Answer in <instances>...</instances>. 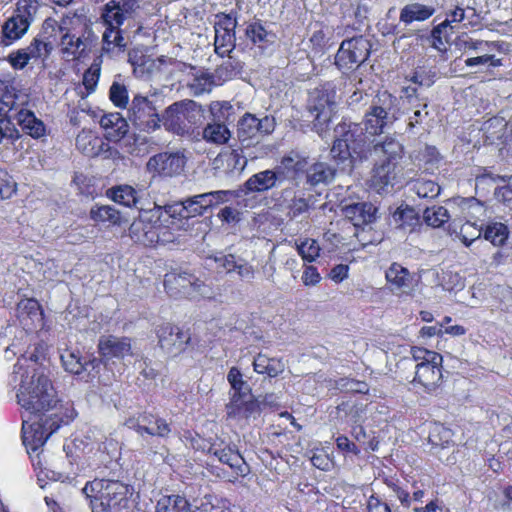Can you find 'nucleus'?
Segmentation results:
<instances>
[{"mask_svg": "<svg viewBox=\"0 0 512 512\" xmlns=\"http://www.w3.org/2000/svg\"><path fill=\"white\" fill-rule=\"evenodd\" d=\"M337 91L332 83L312 89L307 100V110L313 117V129L323 137L337 106Z\"/></svg>", "mask_w": 512, "mask_h": 512, "instance_id": "6", "label": "nucleus"}, {"mask_svg": "<svg viewBox=\"0 0 512 512\" xmlns=\"http://www.w3.org/2000/svg\"><path fill=\"white\" fill-rule=\"evenodd\" d=\"M508 228L502 223H491L484 231V238L495 246H501L508 238Z\"/></svg>", "mask_w": 512, "mask_h": 512, "instance_id": "51", "label": "nucleus"}, {"mask_svg": "<svg viewBox=\"0 0 512 512\" xmlns=\"http://www.w3.org/2000/svg\"><path fill=\"white\" fill-rule=\"evenodd\" d=\"M247 160L242 157L236 150L229 153H221L213 160V169L221 170L226 175L235 172L240 173L245 168Z\"/></svg>", "mask_w": 512, "mask_h": 512, "instance_id": "37", "label": "nucleus"}, {"mask_svg": "<svg viewBox=\"0 0 512 512\" xmlns=\"http://www.w3.org/2000/svg\"><path fill=\"white\" fill-rule=\"evenodd\" d=\"M253 369L259 374L276 377L285 370V364L281 359L269 358L264 354H258L253 361Z\"/></svg>", "mask_w": 512, "mask_h": 512, "instance_id": "43", "label": "nucleus"}, {"mask_svg": "<svg viewBox=\"0 0 512 512\" xmlns=\"http://www.w3.org/2000/svg\"><path fill=\"white\" fill-rule=\"evenodd\" d=\"M227 380L233 390L231 396L248 395L251 391L249 385L243 380V375L237 367H232L228 374Z\"/></svg>", "mask_w": 512, "mask_h": 512, "instance_id": "53", "label": "nucleus"}, {"mask_svg": "<svg viewBox=\"0 0 512 512\" xmlns=\"http://www.w3.org/2000/svg\"><path fill=\"white\" fill-rule=\"evenodd\" d=\"M139 8V0H110L104 5L101 15L106 27L102 36L104 52L125 51L128 42L121 26L134 18Z\"/></svg>", "mask_w": 512, "mask_h": 512, "instance_id": "3", "label": "nucleus"}, {"mask_svg": "<svg viewBox=\"0 0 512 512\" xmlns=\"http://www.w3.org/2000/svg\"><path fill=\"white\" fill-rule=\"evenodd\" d=\"M209 454L216 457L219 462L228 465L237 475L245 474V462L242 456L230 447H217L212 445Z\"/></svg>", "mask_w": 512, "mask_h": 512, "instance_id": "34", "label": "nucleus"}, {"mask_svg": "<svg viewBox=\"0 0 512 512\" xmlns=\"http://www.w3.org/2000/svg\"><path fill=\"white\" fill-rule=\"evenodd\" d=\"M397 98L387 91L378 93L362 124L369 139L384 132V128L397 119Z\"/></svg>", "mask_w": 512, "mask_h": 512, "instance_id": "7", "label": "nucleus"}, {"mask_svg": "<svg viewBox=\"0 0 512 512\" xmlns=\"http://www.w3.org/2000/svg\"><path fill=\"white\" fill-rule=\"evenodd\" d=\"M434 13V7L415 2L407 4L401 9L399 19L405 25H410L415 21H425Z\"/></svg>", "mask_w": 512, "mask_h": 512, "instance_id": "38", "label": "nucleus"}, {"mask_svg": "<svg viewBox=\"0 0 512 512\" xmlns=\"http://www.w3.org/2000/svg\"><path fill=\"white\" fill-rule=\"evenodd\" d=\"M335 169L325 162H316L306 171V182L311 186L328 184L334 179Z\"/></svg>", "mask_w": 512, "mask_h": 512, "instance_id": "40", "label": "nucleus"}, {"mask_svg": "<svg viewBox=\"0 0 512 512\" xmlns=\"http://www.w3.org/2000/svg\"><path fill=\"white\" fill-rule=\"evenodd\" d=\"M164 287L166 292L175 298L187 297L196 299L208 297L210 288L195 275L187 272H170L165 275Z\"/></svg>", "mask_w": 512, "mask_h": 512, "instance_id": "10", "label": "nucleus"}, {"mask_svg": "<svg viewBox=\"0 0 512 512\" xmlns=\"http://www.w3.org/2000/svg\"><path fill=\"white\" fill-rule=\"evenodd\" d=\"M186 165V158L180 151L158 153L148 160L147 171L164 177L180 175Z\"/></svg>", "mask_w": 512, "mask_h": 512, "instance_id": "18", "label": "nucleus"}, {"mask_svg": "<svg viewBox=\"0 0 512 512\" xmlns=\"http://www.w3.org/2000/svg\"><path fill=\"white\" fill-rule=\"evenodd\" d=\"M48 423L49 421H44L43 423L34 421L27 427V421L23 419V443L27 449L36 451L46 443L49 434H47L44 428H46Z\"/></svg>", "mask_w": 512, "mask_h": 512, "instance_id": "32", "label": "nucleus"}, {"mask_svg": "<svg viewBox=\"0 0 512 512\" xmlns=\"http://www.w3.org/2000/svg\"><path fill=\"white\" fill-rule=\"evenodd\" d=\"M412 356L415 361H420L419 363L432 362L434 364H442L443 361V358L439 353L424 348H413Z\"/></svg>", "mask_w": 512, "mask_h": 512, "instance_id": "63", "label": "nucleus"}, {"mask_svg": "<svg viewBox=\"0 0 512 512\" xmlns=\"http://www.w3.org/2000/svg\"><path fill=\"white\" fill-rule=\"evenodd\" d=\"M93 118L99 119L101 128L105 131V138L110 142L120 141L128 132L127 120L118 112H93Z\"/></svg>", "mask_w": 512, "mask_h": 512, "instance_id": "24", "label": "nucleus"}, {"mask_svg": "<svg viewBox=\"0 0 512 512\" xmlns=\"http://www.w3.org/2000/svg\"><path fill=\"white\" fill-rule=\"evenodd\" d=\"M139 209V215L129 227V236L136 242L144 246H153L159 242H172L173 238L162 229L159 223L161 212L157 210Z\"/></svg>", "mask_w": 512, "mask_h": 512, "instance_id": "9", "label": "nucleus"}, {"mask_svg": "<svg viewBox=\"0 0 512 512\" xmlns=\"http://www.w3.org/2000/svg\"><path fill=\"white\" fill-rule=\"evenodd\" d=\"M202 116L201 105L193 100H183L166 108L162 122L166 130L183 136L189 134L192 128L200 123Z\"/></svg>", "mask_w": 512, "mask_h": 512, "instance_id": "8", "label": "nucleus"}, {"mask_svg": "<svg viewBox=\"0 0 512 512\" xmlns=\"http://www.w3.org/2000/svg\"><path fill=\"white\" fill-rule=\"evenodd\" d=\"M125 426L136 431L140 436L167 438L171 433L170 424L164 418L148 412L129 417L125 421Z\"/></svg>", "mask_w": 512, "mask_h": 512, "instance_id": "16", "label": "nucleus"}, {"mask_svg": "<svg viewBox=\"0 0 512 512\" xmlns=\"http://www.w3.org/2000/svg\"><path fill=\"white\" fill-rule=\"evenodd\" d=\"M389 290L397 296H411L414 292V279L410 271L399 263H392L385 272Z\"/></svg>", "mask_w": 512, "mask_h": 512, "instance_id": "22", "label": "nucleus"}, {"mask_svg": "<svg viewBox=\"0 0 512 512\" xmlns=\"http://www.w3.org/2000/svg\"><path fill=\"white\" fill-rule=\"evenodd\" d=\"M98 352L101 362H109L113 359H124L132 356L131 339L128 337H117L114 335L101 336L98 341Z\"/></svg>", "mask_w": 512, "mask_h": 512, "instance_id": "21", "label": "nucleus"}, {"mask_svg": "<svg viewBox=\"0 0 512 512\" xmlns=\"http://www.w3.org/2000/svg\"><path fill=\"white\" fill-rule=\"evenodd\" d=\"M77 148L88 157H95L100 154L104 144L98 137L87 132H81L76 137Z\"/></svg>", "mask_w": 512, "mask_h": 512, "instance_id": "45", "label": "nucleus"}, {"mask_svg": "<svg viewBox=\"0 0 512 512\" xmlns=\"http://www.w3.org/2000/svg\"><path fill=\"white\" fill-rule=\"evenodd\" d=\"M156 332L160 347L169 354L177 355L185 350L191 341L188 331H182L170 323L160 325Z\"/></svg>", "mask_w": 512, "mask_h": 512, "instance_id": "20", "label": "nucleus"}, {"mask_svg": "<svg viewBox=\"0 0 512 512\" xmlns=\"http://www.w3.org/2000/svg\"><path fill=\"white\" fill-rule=\"evenodd\" d=\"M372 155L378 158L372 174L374 187L378 190H383L388 186L393 187L397 183L400 173L399 162L403 156L402 145L393 138H386L373 145Z\"/></svg>", "mask_w": 512, "mask_h": 512, "instance_id": "5", "label": "nucleus"}, {"mask_svg": "<svg viewBox=\"0 0 512 512\" xmlns=\"http://www.w3.org/2000/svg\"><path fill=\"white\" fill-rule=\"evenodd\" d=\"M276 205L284 207L290 219H295L310 210L309 199L298 197L294 187L283 188L276 198Z\"/></svg>", "mask_w": 512, "mask_h": 512, "instance_id": "27", "label": "nucleus"}, {"mask_svg": "<svg viewBox=\"0 0 512 512\" xmlns=\"http://www.w3.org/2000/svg\"><path fill=\"white\" fill-rule=\"evenodd\" d=\"M371 43L363 36L344 40L336 55L339 66L350 68L352 65H361L370 55Z\"/></svg>", "mask_w": 512, "mask_h": 512, "instance_id": "15", "label": "nucleus"}, {"mask_svg": "<svg viewBox=\"0 0 512 512\" xmlns=\"http://www.w3.org/2000/svg\"><path fill=\"white\" fill-rule=\"evenodd\" d=\"M296 248L299 255L304 261L313 262L319 256L320 246L314 239H304L300 242L296 241Z\"/></svg>", "mask_w": 512, "mask_h": 512, "instance_id": "55", "label": "nucleus"}, {"mask_svg": "<svg viewBox=\"0 0 512 512\" xmlns=\"http://www.w3.org/2000/svg\"><path fill=\"white\" fill-rule=\"evenodd\" d=\"M90 217L96 222L108 223L109 225H121L122 217L120 212L113 206L102 205L92 208Z\"/></svg>", "mask_w": 512, "mask_h": 512, "instance_id": "48", "label": "nucleus"}, {"mask_svg": "<svg viewBox=\"0 0 512 512\" xmlns=\"http://www.w3.org/2000/svg\"><path fill=\"white\" fill-rule=\"evenodd\" d=\"M30 102L29 95L22 90H17L14 87L6 88L0 96V115L5 117H14L9 115L10 112L15 111H30L27 109Z\"/></svg>", "mask_w": 512, "mask_h": 512, "instance_id": "28", "label": "nucleus"}, {"mask_svg": "<svg viewBox=\"0 0 512 512\" xmlns=\"http://www.w3.org/2000/svg\"><path fill=\"white\" fill-rule=\"evenodd\" d=\"M100 64L93 63L83 75V85L87 91V94H91L95 91L97 83L100 77Z\"/></svg>", "mask_w": 512, "mask_h": 512, "instance_id": "59", "label": "nucleus"}, {"mask_svg": "<svg viewBox=\"0 0 512 512\" xmlns=\"http://www.w3.org/2000/svg\"><path fill=\"white\" fill-rule=\"evenodd\" d=\"M60 358L65 371L84 382L92 381L99 373L101 360L96 357L86 359L78 351L65 350Z\"/></svg>", "mask_w": 512, "mask_h": 512, "instance_id": "13", "label": "nucleus"}, {"mask_svg": "<svg viewBox=\"0 0 512 512\" xmlns=\"http://www.w3.org/2000/svg\"><path fill=\"white\" fill-rule=\"evenodd\" d=\"M409 186L410 190L422 199H434L440 194L441 190L436 182L424 178L409 182Z\"/></svg>", "mask_w": 512, "mask_h": 512, "instance_id": "46", "label": "nucleus"}, {"mask_svg": "<svg viewBox=\"0 0 512 512\" xmlns=\"http://www.w3.org/2000/svg\"><path fill=\"white\" fill-rule=\"evenodd\" d=\"M377 208L368 202H357L346 205L343 208L344 216L349 219L355 227L370 224L376 220Z\"/></svg>", "mask_w": 512, "mask_h": 512, "instance_id": "29", "label": "nucleus"}, {"mask_svg": "<svg viewBox=\"0 0 512 512\" xmlns=\"http://www.w3.org/2000/svg\"><path fill=\"white\" fill-rule=\"evenodd\" d=\"M231 109L228 102H212L209 106L212 120L203 129V139L207 142L222 145L227 143L231 137V132L224 124L226 116L224 111Z\"/></svg>", "mask_w": 512, "mask_h": 512, "instance_id": "14", "label": "nucleus"}, {"mask_svg": "<svg viewBox=\"0 0 512 512\" xmlns=\"http://www.w3.org/2000/svg\"><path fill=\"white\" fill-rule=\"evenodd\" d=\"M394 220L399 223V226L403 229H409L413 231L414 228L419 225V217L412 208L398 209L394 213Z\"/></svg>", "mask_w": 512, "mask_h": 512, "instance_id": "56", "label": "nucleus"}, {"mask_svg": "<svg viewBox=\"0 0 512 512\" xmlns=\"http://www.w3.org/2000/svg\"><path fill=\"white\" fill-rule=\"evenodd\" d=\"M450 217L448 210L443 206L426 208L423 213L425 223L433 228L441 227Z\"/></svg>", "mask_w": 512, "mask_h": 512, "instance_id": "50", "label": "nucleus"}, {"mask_svg": "<svg viewBox=\"0 0 512 512\" xmlns=\"http://www.w3.org/2000/svg\"><path fill=\"white\" fill-rule=\"evenodd\" d=\"M4 142L7 149L20 152L26 148L28 142L20 131L10 121L0 120V143Z\"/></svg>", "mask_w": 512, "mask_h": 512, "instance_id": "36", "label": "nucleus"}, {"mask_svg": "<svg viewBox=\"0 0 512 512\" xmlns=\"http://www.w3.org/2000/svg\"><path fill=\"white\" fill-rule=\"evenodd\" d=\"M151 210H157L158 213L161 212L159 223L166 234L168 233V230L174 229V226L177 224V220L181 218H189V216L186 215L185 199L179 203L168 204L165 206L154 204Z\"/></svg>", "mask_w": 512, "mask_h": 512, "instance_id": "31", "label": "nucleus"}, {"mask_svg": "<svg viewBox=\"0 0 512 512\" xmlns=\"http://www.w3.org/2000/svg\"><path fill=\"white\" fill-rule=\"evenodd\" d=\"M29 27L27 23L12 15L1 26V45L4 47L11 46L28 32Z\"/></svg>", "mask_w": 512, "mask_h": 512, "instance_id": "33", "label": "nucleus"}, {"mask_svg": "<svg viewBox=\"0 0 512 512\" xmlns=\"http://www.w3.org/2000/svg\"><path fill=\"white\" fill-rule=\"evenodd\" d=\"M448 234L451 237L459 239L466 247H469L474 241L479 239L482 235V230L475 223L467 221L460 227L455 221L451 222L448 226Z\"/></svg>", "mask_w": 512, "mask_h": 512, "instance_id": "39", "label": "nucleus"}, {"mask_svg": "<svg viewBox=\"0 0 512 512\" xmlns=\"http://www.w3.org/2000/svg\"><path fill=\"white\" fill-rule=\"evenodd\" d=\"M442 364L417 363L415 367V376L412 384L415 388H422L424 392L432 393L441 384Z\"/></svg>", "mask_w": 512, "mask_h": 512, "instance_id": "23", "label": "nucleus"}, {"mask_svg": "<svg viewBox=\"0 0 512 512\" xmlns=\"http://www.w3.org/2000/svg\"><path fill=\"white\" fill-rule=\"evenodd\" d=\"M128 118L134 126L146 132L158 129L162 121L153 101L140 94L133 97L128 108Z\"/></svg>", "mask_w": 512, "mask_h": 512, "instance_id": "12", "label": "nucleus"}, {"mask_svg": "<svg viewBox=\"0 0 512 512\" xmlns=\"http://www.w3.org/2000/svg\"><path fill=\"white\" fill-rule=\"evenodd\" d=\"M335 140L331 148L333 159L344 162L346 160L365 161L372 156L375 139H369L364 133L362 123L343 121L335 127Z\"/></svg>", "mask_w": 512, "mask_h": 512, "instance_id": "2", "label": "nucleus"}, {"mask_svg": "<svg viewBox=\"0 0 512 512\" xmlns=\"http://www.w3.org/2000/svg\"><path fill=\"white\" fill-rule=\"evenodd\" d=\"M16 191V183L7 171L0 168V200L10 198Z\"/></svg>", "mask_w": 512, "mask_h": 512, "instance_id": "62", "label": "nucleus"}, {"mask_svg": "<svg viewBox=\"0 0 512 512\" xmlns=\"http://www.w3.org/2000/svg\"><path fill=\"white\" fill-rule=\"evenodd\" d=\"M108 195H110L114 202L126 207L138 208V204L140 202L138 191L129 185L114 187L108 191Z\"/></svg>", "mask_w": 512, "mask_h": 512, "instance_id": "44", "label": "nucleus"}, {"mask_svg": "<svg viewBox=\"0 0 512 512\" xmlns=\"http://www.w3.org/2000/svg\"><path fill=\"white\" fill-rule=\"evenodd\" d=\"M276 126L274 117L265 115L262 118L245 113L237 123V137L241 145L249 147L259 141V136L271 134Z\"/></svg>", "mask_w": 512, "mask_h": 512, "instance_id": "11", "label": "nucleus"}, {"mask_svg": "<svg viewBox=\"0 0 512 512\" xmlns=\"http://www.w3.org/2000/svg\"><path fill=\"white\" fill-rule=\"evenodd\" d=\"M337 386L339 389L351 393L365 394L369 391L367 383L351 378H341L337 382Z\"/></svg>", "mask_w": 512, "mask_h": 512, "instance_id": "60", "label": "nucleus"}, {"mask_svg": "<svg viewBox=\"0 0 512 512\" xmlns=\"http://www.w3.org/2000/svg\"><path fill=\"white\" fill-rule=\"evenodd\" d=\"M14 118L22 128V131L34 139H41L46 136V126L44 122L37 118L34 112L21 111L14 114Z\"/></svg>", "mask_w": 512, "mask_h": 512, "instance_id": "35", "label": "nucleus"}, {"mask_svg": "<svg viewBox=\"0 0 512 512\" xmlns=\"http://www.w3.org/2000/svg\"><path fill=\"white\" fill-rule=\"evenodd\" d=\"M82 492L90 498L92 512H126L132 488L117 480H94Z\"/></svg>", "mask_w": 512, "mask_h": 512, "instance_id": "4", "label": "nucleus"}, {"mask_svg": "<svg viewBox=\"0 0 512 512\" xmlns=\"http://www.w3.org/2000/svg\"><path fill=\"white\" fill-rule=\"evenodd\" d=\"M283 178V168L278 166L275 169H267L253 174L244 185L248 192L263 193L276 187Z\"/></svg>", "mask_w": 512, "mask_h": 512, "instance_id": "26", "label": "nucleus"}, {"mask_svg": "<svg viewBox=\"0 0 512 512\" xmlns=\"http://www.w3.org/2000/svg\"><path fill=\"white\" fill-rule=\"evenodd\" d=\"M455 45L463 54L492 52L498 47L496 42L474 39L467 35L458 37Z\"/></svg>", "mask_w": 512, "mask_h": 512, "instance_id": "42", "label": "nucleus"}, {"mask_svg": "<svg viewBox=\"0 0 512 512\" xmlns=\"http://www.w3.org/2000/svg\"><path fill=\"white\" fill-rule=\"evenodd\" d=\"M451 29L449 21H443L435 26L428 38L430 45L439 52H445L447 50L448 38L452 33Z\"/></svg>", "mask_w": 512, "mask_h": 512, "instance_id": "47", "label": "nucleus"}, {"mask_svg": "<svg viewBox=\"0 0 512 512\" xmlns=\"http://www.w3.org/2000/svg\"><path fill=\"white\" fill-rule=\"evenodd\" d=\"M226 413L229 418L236 420L256 418L260 414V404L252 398L250 392L248 395L231 396L226 405Z\"/></svg>", "mask_w": 512, "mask_h": 512, "instance_id": "25", "label": "nucleus"}, {"mask_svg": "<svg viewBox=\"0 0 512 512\" xmlns=\"http://www.w3.org/2000/svg\"><path fill=\"white\" fill-rule=\"evenodd\" d=\"M11 383L18 386L17 400L26 411L39 414L56 403L50 380L38 366L35 351L29 357L22 355L14 365Z\"/></svg>", "mask_w": 512, "mask_h": 512, "instance_id": "1", "label": "nucleus"}, {"mask_svg": "<svg viewBox=\"0 0 512 512\" xmlns=\"http://www.w3.org/2000/svg\"><path fill=\"white\" fill-rule=\"evenodd\" d=\"M109 98L118 108H126L129 101V94L125 84L114 81L109 89Z\"/></svg>", "mask_w": 512, "mask_h": 512, "instance_id": "57", "label": "nucleus"}, {"mask_svg": "<svg viewBox=\"0 0 512 512\" xmlns=\"http://www.w3.org/2000/svg\"><path fill=\"white\" fill-rule=\"evenodd\" d=\"M215 18V52L220 56H224L235 47L237 20L231 14L225 13H218L215 15Z\"/></svg>", "mask_w": 512, "mask_h": 512, "instance_id": "17", "label": "nucleus"}, {"mask_svg": "<svg viewBox=\"0 0 512 512\" xmlns=\"http://www.w3.org/2000/svg\"><path fill=\"white\" fill-rule=\"evenodd\" d=\"M246 35L253 43L269 42L274 37L272 33L266 31L260 22L250 23L246 28Z\"/></svg>", "mask_w": 512, "mask_h": 512, "instance_id": "58", "label": "nucleus"}, {"mask_svg": "<svg viewBox=\"0 0 512 512\" xmlns=\"http://www.w3.org/2000/svg\"><path fill=\"white\" fill-rule=\"evenodd\" d=\"M32 59L46 58L52 52L53 41H46L44 38L35 37L26 47Z\"/></svg>", "mask_w": 512, "mask_h": 512, "instance_id": "52", "label": "nucleus"}, {"mask_svg": "<svg viewBox=\"0 0 512 512\" xmlns=\"http://www.w3.org/2000/svg\"><path fill=\"white\" fill-rule=\"evenodd\" d=\"M31 56L28 53L27 48H21L8 55V62L14 68L21 70L26 67L28 62L31 60Z\"/></svg>", "mask_w": 512, "mask_h": 512, "instance_id": "64", "label": "nucleus"}, {"mask_svg": "<svg viewBox=\"0 0 512 512\" xmlns=\"http://www.w3.org/2000/svg\"><path fill=\"white\" fill-rule=\"evenodd\" d=\"M40 4L37 0H18L14 16L31 26L34 22Z\"/></svg>", "mask_w": 512, "mask_h": 512, "instance_id": "49", "label": "nucleus"}, {"mask_svg": "<svg viewBox=\"0 0 512 512\" xmlns=\"http://www.w3.org/2000/svg\"><path fill=\"white\" fill-rule=\"evenodd\" d=\"M155 512H192L191 504L181 495H162L156 502Z\"/></svg>", "mask_w": 512, "mask_h": 512, "instance_id": "41", "label": "nucleus"}, {"mask_svg": "<svg viewBox=\"0 0 512 512\" xmlns=\"http://www.w3.org/2000/svg\"><path fill=\"white\" fill-rule=\"evenodd\" d=\"M479 56L469 57L464 62L467 67H474L478 65L489 64L492 67H498L502 65L501 59L495 58L490 52H480Z\"/></svg>", "mask_w": 512, "mask_h": 512, "instance_id": "61", "label": "nucleus"}, {"mask_svg": "<svg viewBox=\"0 0 512 512\" xmlns=\"http://www.w3.org/2000/svg\"><path fill=\"white\" fill-rule=\"evenodd\" d=\"M60 46L63 53L70 55L81 54L85 50V44L80 37H77L70 32H65L60 38Z\"/></svg>", "mask_w": 512, "mask_h": 512, "instance_id": "54", "label": "nucleus"}, {"mask_svg": "<svg viewBox=\"0 0 512 512\" xmlns=\"http://www.w3.org/2000/svg\"><path fill=\"white\" fill-rule=\"evenodd\" d=\"M215 261L225 269L226 273H236L242 281L251 282L255 278L253 266L244 259L236 258L233 254L216 257Z\"/></svg>", "mask_w": 512, "mask_h": 512, "instance_id": "30", "label": "nucleus"}, {"mask_svg": "<svg viewBox=\"0 0 512 512\" xmlns=\"http://www.w3.org/2000/svg\"><path fill=\"white\" fill-rule=\"evenodd\" d=\"M233 196L234 192L231 190H217L187 197L186 215L189 218L204 215L209 209L228 202Z\"/></svg>", "mask_w": 512, "mask_h": 512, "instance_id": "19", "label": "nucleus"}]
</instances>
